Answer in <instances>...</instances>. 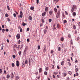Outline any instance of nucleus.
Segmentation results:
<instances>
[{
  "label": "nucleus",
  "mask_w": 80,
  "mask_h": 80,
  "mask_svg": "<svg viewBox=\"0 0 80 80\" xmlns=\"http://www.w3.org/2000/svg\"><path fill=\"white\" fill-rule=\"evenodd\" d=\"M60 16V10H59L58 11L57 13L56 14V17L57 18H58Z\"/></svg>",
  "instance_id": "1"
},
{
  "label": "nucleus",
  "mask_w": 80,
  "mask_h": 80,
  "mask_svg": "<svg viewBox=\"0 0 80 80\" xmlns=\"http://www.w3.org/2000/svg\"><path fill=\"white\" fill-rule=\"evenodd\" d=\"M20 18H22L23 17V12L21 11H20Z\"/></svg>",
  "instance_id": "2"
},
{
  "label": "nucleus",
  "mask_w": 80,
  "mask_h": 80,
  "mask_svg": "<svg viewBox=\"0 0 80 80\" xmlns=\"http://www.w3.org/2000/svg\"><path fill=\"white\" fill-rule=\"evenodd\" d=\"M20 65V63H19V61H16V66L17 67H18Z\"/></svg>",
  "instance_id": "3"
},
{
  "label": "nucleus",
  "mask_w": 80,
  "mask_h": 80,
  "mask_svg": "<svg viewBox=\"0 0 80 80\" xmlns=\"http://www.w3.org/2000/svg\"><path fill=\"white\" fill-rule=\"evenodd\" d=\"M16 37L18 39H19L20 38V35L19 34H18L16 36Z\"/></svg>",
  "instance_id": "4"
},
{
  "label": "nucleus",
  "mask_w": 80,
  "mask_h": 80,
  "mask_svg": "<svg viewBox=\"0 0 80 80\" xmlns=\"http://www.w3.org/2000/svg\"><path fill=\"white\" fill-rule=\"evenodd\" d=\"M53 11H50L49 12V14L50 15H52L53 14Z\"/></svg>",
  "instance_id": "5"
},
{
  "label": "nucleus",
  "mask_w": 80,
  "mask_h": 80,
  "mask_svg": "<svg viewBox=\"0 0 80 80\" xmlns=\"http://www.w3.org/2000/svg\"><path fill=\"white\" fill-rule=\"evenodd\" d=\"M45 12H48V7H46L45 8Z\"/></svg>",
  "instance_id": "6"
},
{
  "label": "nucleus",
  "mask_w": 80,
  "mask_h": 80,
  "mask_svg": "<svg viewBox=\"0 0 80 80\" xmlns=\"http://www.w3.org/2000/svg\"><path fill=\"white\" fill-rule=\"evenodd\" d=\"M42 17H44L45 15H46V13H47V12H44L42 13Z\"/></svg>",
  "instance_id": "7"
},
{
  "label": "nucleus",
  "mask_w": 80,
  "mask_h": 80,
  "mask_svg": "<svg viewBox=\"0 0 80 80\" xmlns=\"http://www.w3.org/2000/svg\"><path fill=\"white\" fill-rule=\"evenodd\" d=\"M32 59H30V58H28L29 65H30V63H31V61H32Z\"/></svg>",
  "instance_id": "8"
},
{
  "label": "nucleus",
  "mask_w": 80,
  "mask_h": 80,
  "mask_svg": "<svg viewBox=\"0 0 80 80\" xmlns=\"http://www.w3.org/2000/svg\"><path fill=\"white\" fill-rule=\"evenodd\" d=\"M72 15L73 17H75L76 16V12H75L72 13Z\"/></svg>",
  "instance_id": "9"
},
{
  "label": "nucleus",
  "mask_w": 80,
  "mask_h": 80,
  "mask_svg": "<svg viewBox=\"0 0 80 80\" xmlns=\"http://www.w3.org/2000/svg\"><path fill=\"white\" fill-rule=\"evenodd\" d=\"M39 73H41V72H42V68H40L39 69Z\"/></svg>",
  "instance_id": "10"
},
{
  "label": "nucleus",
  "mask_w": 80,
  "mask_h": 80,
  "mask_svg": "<svg viewBox=\"0 0 80 80\" xmlns=\"http://www.w3.org/2000/svg\"><path fill=\"white\" fill-rule=\"evenodd\" d=\"M28 18L30 20H32V17L31 16H29Z\"/></svg>",
  "instance_id": "11"
},
{
  "label": "nucleus",
  "mask_w": 80,
  "mask_h": 80,
  "mask_svg": "<svg viewBox=\"0 0 80 80\" xmlns=\"http://www.w3.org/2000/svg\"><path fill=\"white\" fill-rule=\"evenodd\" d=\"M11 74V78H13V77H14V75H13V72H12Z\"/></svg>",
  "instance_id": "12"
},
{
  "label": "nucleus",
  "mask_w": 80,
  "mask_h": 80,
  "mask_svg": "<svg viewBox=\"0 0 80 80\" xmlns=\"http://www.w3.org/2000/svg\"><path fill=\"white\" fill-rule=\"evenodd\" d=\"M22 67H25V62H23L22 64Z\"/></svg>",
  "instance_id": "13"
},
{
  "label": "nucleus",
  "mask_w": 80,
  "mask_h": 80,
  "mask_svg": "<svg viewBox=\"0 0 80 80\" xmlns=\"http://www.w3.org/2000/svg\"><path fill=\"white\" fill-rule=\"evenodd\" d=\"M30 9L31 10H33V9H34V7L31 6L30 8Z\"/></svg>",
  "instance_id": "14"
},
{
  "label": "nucleus",
  "mask_w": 80,
  "mask_h": 80,
  "mask_svg": "<svg viewBox=\"0 0 80 80\" xmlns=\"http://www.w3.org/2000/svg\"><path fill=\"white\" fill-rule=\"evenodd\" d=\"M57 26L58 28H60V25H59V24H57Z\"/></svg>",
  "instance_id": "15"
},
{
  "label": "nucleus",
  "mask_w": 80,
  "mask_h": 80,
  "mask_svg": "<svg viewBox=\"0 0 80 80\" xmlns=\"http://www.w3.org/2000/svg\"><path fill=\"white\" fill-rule=\"evenodd\" d=\"M44 73L45 75H47V74H48V72L46 71H45L44 72Z\"/></svg>",
  "instance_id": "16"
},
{
  "label": "nucleus",
  "mask_w": 80,
  "mask_h": 80,
  "mask_svg": "<svg viewBox=\"0 0 80 80\" xmlns=\"http://www.w3.org/2000/svg\"><path fill=\"white\" fill-rule=\"evenodd\" d=\"M54 11H55V13L57 12V8H54Z\"/></svg>",
  "instance_id": "17"
},
{
  "label": "nucleus",
  "mask_w": 80,
  "mask_h": 80,
  "mask_svg": "<svg viewBox=\"0 0 80 80\" xmlns=\"http://www.w3.org/2000/svg\"><path fill=\"white\" fill-rule=\"evenodd\" d=\"M55 3H57V2H58L59 0H53Z\"/></svg>",
  "instance_id": "18"
},
{
  "label": "nucleus",
  "mask_w": 80,
  "mask_h": 80,
  "mask_svg": "<svg viewBox=\"0 0 80 80\" xmlns=\"http://www.w3.org/2000/svg\"><path fill=\"white\" fill-rule=\"evenodd\" d=\"M48 69H49V68H48V67H46L45 70L46 71H48Z\"/></svg>",
  "instance_id": "19"
},
{
  "label": "nucleus",
  "mask_w": 80,
  "mask_h": 80,
  "mask_svg": "<svg viewBox=\"0 0 80 80\" xmlns=\"http://www.w3.org/2000/svg\"><path fill=\"white\" fill-rule=\"evenodd\" d=\"M58 51L60 52V50H61V48L60 47H58Z\"/></svg>",
  "instance_id": "20"
},
{
  "label": "nucleus",
  "mask_w": 80,
  "mask_h": 80,
  "mask_svg": "<svg viewBox=\"0 0 80 80\" xmlns=\"http://www.w3.org/2000/svg\"><path fill=\"white\" fill-rule=\"evenodd\" d=\"M72 7H73V8H74L75 9H77V6H76V5H74Z\"/></svg>",
  "instance_id": "21"
},
{
  "label": "nucleus",
  "mask_w": 80,
  "mask_h": 80,
  "mask_svg": "<svg viewBox=\"0 0 80 80\" xmlns=\"http://www.w3.org/2000/svg\"><path fill=\"white\" fill-rule=\"evenodd\" d=\"M71 11V12H73V11H74V8H73V7H72Z\"/></svg>",
  "instance_id": "22"
},
{
  "label": "nucleus",
  "mask_w": 80,
  "mask_h": 80,
  "mask_svg": "<svg viewBox=\"0 0 80 80\" xmlns=\"http://www.w3.org/2000/svg\"><path fill=\"white\" fill-rule=\"evenodd\" d=\"M67 20H63L64 23H67Z\"/></svg>",
  "instance_id": "23"
},
{
  "label": "nucleus",
  "mask_w": 80,
  "mask_h": 80,
  "mask_svg": "<svg viewBox=\"0 0 80 80\" xmlns=\"http://www.w3.org/2000/svg\"><path fill=\"white\" fill-rule=\"evenodd\" d=\"M43 52L45 53V52H46V49L45 48L43 49Z\"/></svg>",
  "instance_id": "24"
},
{
  "label": "nucleus",
  "mask_w": 80,
  "mask_h": 80,
  "mask_svg": "<svg viewBox=\"0 0 80 80\" xmlns=\"http://www.w3.org/2000/svg\"><path fill=\"white\" fill-rule=\"evenodd\" d=\"M7 8H8V10H10V7H9V6H7Z\"/></svg>",
  "instance_id": "25"
},
{
  "label": "nucleus",
  "mask_w": 80,
  "mask_h": 80,
  "mask_svg": "<svg viewBox=\"0 0 80 80\" xmlns=\"http://www.w3.org/2000/svg\"><path fill=\"white\" fill-rule=\"evenodd\" d=\"M48 21H49V23H51V22H52V20L51 19H48Z\"/></svg>",
  "instance_id": "26"
},
{
  "label": "nucleus",
  "mask_w": 80,
  "mask_h": 80,
  "mask_svg": "<svg viewBox=\"0 0 80 80\" xmlns=\"http://www.w3.org/2000/svg\"><path fill=\"white\" fill-rule=\"evenodd\" d=\"M14 48H17V45L15 44V45H14Z\"/></svg>",
  "instance_id": "27"
},
{
  "label": "nucleus",
  "mask_w": 80,
  "mask_h": 80,
  "mask_svg": "<svg viewBox=\"0 0 80 80\" xmlns=\"http://www.w3.org/2000/svg\"><path fill=\"white\" fill-rule=\"evenodd\" d=\"M53 75H57V74H58V72H54L53 73Z\"/></svg>",
  "instance_id": "28"
},
{
  "label": "nucleus",
  "mask_w": 80,
  "mask_h": 80,
  "mask_svg": "<svg viewBox=\"0 0 80 80\" xmlns=\"http://www.w3.org/2000/svg\"><path fill=\"white\" fill-rule=\"evenodd\" d=\"M12 67H15V64L14 63H12Z\"/></svg>",
  "instance_id": "29"
},
{
  "label": "nucleus",
  "mask_w": 80,
  "mask_h": 80,
  "mask_svg": "<svg viewBox=\"0 0 80 80\" xmlns=\"http://www.w3.org/2000/svg\"><path fill=\"white\" fill-rule=\"evenodd\" d=\"M62 17L65 18V15H64V14H63V13H62Z\"/></svg>",
  "instance_id": "30"
},
{
  "label": "nucleus",
  "mask_w": 80,
  "mask_h": 80,
  "mask_svg": "<svg viewBox=\"0 0 80 80\" xmlns=\"http://www.w3.org/2000/svg\"><path fill=\"white\" fill-rule=\"evenodd\" d=\"M73 28L74 30L76 28V27L75 26V25H73Z\"/></svg>",
  "instance_id": "31"
},
{
  "label": "nucleus",
  "mask_w": 80,
  "mask_h": 80,
  "mask_svg": "<svg viewBox=\"0 0 80 80\" xmlns=\"http://www.w3.org/2000/svg\"><path fill=\"white\" fill-rule=\"evenodd\" d=\"M27 43H29V42H30V39H27Z\"/></svg>",
  "instance_id": "32"
},
{
  "label": "nucleus",
  "mask_w": 80,
  "mask_h": 80,
  "mask_svg": "<svg viewBox=\"0 0 80 80\" xmlns=\"http://www.w3.org/2000/svg\"><path fill=\"white\" fill-rule=\"evenodd\" d=\"M41 21L42 22V23H44V22H44V19H41Z\"/></svg>",
  "instance_id": "33"
},
{
  "label": "nucleus",
  "mask_w": 80,
  "mask_h": 80,
  "mask_svg": "<svg viewBox=\"0 0 80 80\" xmlns=\"http://www.w3.org/2000/svg\"><path fill=\"white\" fill-rule=\"evenodd\" d=\"M67 76V74L65 73H63V77H66Z\"/></svg>",
  "instance_id": "34"
},
{
  "label": "nucleus",
  "mask_w": 80,
  "mask_h": 80,
  "mask_svg": "<svg viewBox=\"0 0 80 80\" xmlns=\"http://www.w3.org/2000/svg\"><path fill=\"white\" fill-rule=\"evenodd\" d=\"M27 50H28V48H26L25 49V50H24V52H26V51Z\"/></svg>",
  "instance_id": "35"
},
{
  "label": "nucleus",
  "mask_w": 80,
  "mask_h": 80,
  "mask_svg": "<svg viewBox=\"0 0 80 80\" xmlns=\"http://www.w3.org/2000/svg\"><path fill=\"white\" fill-rule=\"evenodd\" d=\"M78 71V68H76L75 69V72H77Z\"/></svg>",
  "instance_id": "36"
},
{
  "label": "nucleus",
  "mask_w": 80,
  "mask_h": 80,
  "mask_svg": "<svg viewBox=\"0 0 80 80\" xmlns=\"http://www.w3.org/2000/svg\"><path fill=\"white\" fill-rule=\"evenodd\" d=\"M53 30H55V29H56V28H55V26L53 25Z\"/></svg>",
  "instance_id": "37"
},
{
  "label": "nucleus",
  "mask_w": 80,
  "mask_h": 80,
  "mask_svg": "<svg viewBox=\"0 0 80 80\" xmlns=\"http://www.w3.org/2000/svg\"><path fill=\"white\" fill-rule=\"evenodd\" d=\"M64 62V61H62V62H61V65H63V63Z\"/></svg>",
  "instance_id": "38"
},
{
  "label": "nucleus",
  "mask_w": 80,
  "mask_h": 80,
  "mask_svg": "<svg viewBox=\"0 0 80 80\" xmlns=\"http://www.w3.org/2000/svg\"><path fill=\"white\" fill-rule=\"evenodd\" d=\"M18 54H19V55L20 56H21V51H19V52H18Z\"/></svg>",
  "instance_id": "39"
},
{
  "label": "nucleus",
  "mask_w": 80,
  "mask_h": 80,
  "mask_svg": "<svg viewBox=\"0 0 80 80\" xmlns=\"http://www.w3.org/2000/svg\"><path fill=\"white\" fill-rule=\"evenodd\" d=\"M74 32L75 33L76 35H77V30H75Z\"/></svg>",
  "instance_id": "40"
},
{
  "label": "nucleus",
  "mask_w": 80,
  "mask_h": 80,
  "mask_svg": "<svg viewBox=\"0 0 80 80\" xmlns=\"http://www.w3.org/2000/svg\"><path fill=\"white\" fill-rule=\"evenodd\" d=\"M7 78H10V75H8L7 77Z\"/></svg>",
  "instance_id": "41"
},
{
  "label": "nucleus",
  "mask_w": 80,
  "mask_h": 80,
  "mask_svg": "<svg viewBox=\"0 0 80 80\" xmlns=\"http://www.w3.org/2000/svg\"><path fill=\"white\" fill-rule=\"evenodd\" d=\"M54 52V51H53V50H51V53H53Z\"/></svg>",
  "instance_id": "42"
},
{
  "label": "nucleus",
  "mask_w": 80,
  "mask_h": 80,
  "mask_svg": "<svg viewBox=\"0 0 80 80\" xmlns=\"http://www.w3.org/2000/svg\"><path fill=\"white\" fill-rule=\"evenodd\" d=\"M47 30L46 29V28H45V30H44V33H46V32H47Z\"/></svg>",
  "instance_id": "43"
},
{
  "label": "nucleus",
  "mask_w": 80,
  "mask_h": 80,
  "mask_svg": "<svg viewBox=\"0 0 80 80\" xmlns=\"http://www.w3.org/2000/svg\"><path fill=\"white\" fill-rule=\"evenodd\" d=\"M37 2L36 3H37V4H38V3H39V0H36Z\"/></svg>",
  "instance_id": "44"
},
{
  "label": "nucleus",
  "mask_w": 80,
  "mask_h": 80,
  "mask_svg": "<svg viewBox=\"0 0 80 80\" xmlns=\"http://www.w3.org/2000/svg\"><path fill=\"white\" fill-rule=\"evenodd\" d=\"M68 37H69V38H71V35H70V34H68Z\"/></svg>",
  "instance_id": "45"
},
{
  "label": "nucleus",
  "mask_w": 80,
  "mask_h": 80,
  "mask_svg": "<svg viewBox=\"0 0 80 80\" xmlns=\"http://www.w3.org/2000/svg\"><path fill=\"white\" fill-rule=\"evenodd\" d=\"M22 25L23 26H25V24L24 22H22Z\"/></svg>",
  "instance_id": "46"
},
{
  "label": "nucleus",
  "mask_w": 80,
  "mask_h": 80,
  "mask_svg": "<svg viewBox=\"0 0 80 80\" xmlns=\"http://www.w3.org/2000/svg\"><path fill=\"white\" fill-rule=\"evenodd\" d=\"M61 41H63L64 40V38H62L61 39Z\"/></svg>",
  "instance_id": "47"
},
{
  "label": "nucleus",
  "mask_w": 80,
  "mask_h": 80,
  "mask_svg": "<svg viewBox=\"0 0 80 80\" xmlns=\"http://www.w3.org/2000/svg\"><path fill=\"white\" fill-rule=\"evenodd\" d=\"M38 50H40V46L39 45H38Z\"/></svg>",
  "instance_id": "48"
},
{
  "label": "nucleus",
  "mask_w": 80,
  "mask_h": 80,
  "mask_svg": "<svg viewBox=\"0 0 80 80\" xmlns=\"http://www.w3.org/2000/svg\"><path fill=\"white\" fill-rule=\"evenodd\" d=\"M5 16L6 17H8V14H6L5 15Z\"/></svg>",
  "instance_id": "49"
},
{
  "label": "nucleus",
  "mask_w": 80,
  "mask_h": 80,
  "mask_svg": "<svg viewBox=\"0 0 80 80\" xmlns=\"http://www.w3.org/2000/svg\"><path fill=\"white\" fill-rule=\"evenodd\" d=\"M2 33H4V32H5V29H3L2 30Z\"/></svg>",
  "instance_id": "50"
},
{
  "label": "nucleus",
  "mask_w": 80,
  "mask_h": 80,
  "mask_svg": "<svg viewBox=\"0 0 80 80\" xmlns=\"http://www.w3.org/2000/svg\"><path fill=\"white\" fill-rule=\"evenodd\" d=\"M20 42H21V41H20V40H19L18 41V44H20Z\"/></svg>",
  "instance_id": "51"
},
{
  "label": "nucleus",
  "mask_w": 80,
  "mask_h": 80,
  "mask_svg": "<svg viewBox=\"0 0 80 80\" xmlns=\"http://www.w3.org/2000/svg\"><path fill=\"white\" fill-rule=\"evenodd\" d=\"M16 78L17 80H18V79H19V77L18 76H16Z\"/></svg>",
  "instance_id": "52"
},
{
  "label": "nucleus",
  "mask_w": 80,
  "mask_h": 80,
  "mask_svg": "<svg viewBox=\"0 0 80 80\" xmlns=\"http://www.w3.org/2000/svg\"><path fill=\"white\" fill-rule=\"evenodd\" d=\"M25 63H26V64H27V63H28V61L27 60H26L25 61Z\"/></svg>",
  "instance_id": "53"
},
{
  "label": "nucleus",
  "mask_w": 80,
  "mask_h": 80,
  "mask_svg": "<svg viewBox=\"0 0 80 80\" xmlns=\"http://www.w3.org/2000/svg\"><path fill=\"white\" fill-rule=\"evenodd\" d=\"M71 44L72 45H73V42L72 41V40H71Z\"/></svg>",
  "instance_id": "54"
},
{
  "label": "nucleus",
  "mask_w": 80,
  "mask_h": 80,
  "mask_svg": "<svg viewBox=\"0 0 80 80\" xmlns=\"http://www.w3.org/2000/svg\"><path fill=\"white\" fill-rule=\"evenodd\" d=\"M68 65L69 66H70V65H71V63L69 62H68Z\"/></svg>",
  "instance_id": "55"
},
{
  "label": "nucleus",
  "mask_w": 80,
  "mask_h": 80,
  "mask_svg": "<svg viewBox=\"0 0 80 80\" xmlns=\"http://www.w3.org/2000/svg\"><path fill=\"white\" fill-rule=\"evenodd\" d=\"M22 31H23V30L22 29V28H21V29H20V32H22Z\"/></svg>",
  "instance_id": "56"
},
{
  "label": "nucleus",
  "mask_w": 80,
  "mask_h": 80,
  "mask_svg": "<svg viewBox=\"0 0 80 80\" xmlns=\"http://www.w3.org/2000/svg\"><path fill=\"white\" fill-rule=\"evenodd\" d=\"M13 15L14 17H16V14L15 13H14L13 14Z\"/></svg>",
  "instance_id": "57"
},
{
  "label": "nucleus",
  "mask_w": 80,
  "mask_h": 80,
  "mask_svg": "<svg viewBox=\"0 0 80 80\" xmlns=\"http://www.w3.org/2000/svg\"><path fill=\"white\" fill-rule=\"evenodd\" d=\"M61 47H62V48H63L64 47V46H63V44H62L61 45Z\"/></svg>",
  "instance_id": "58"
},
{
  "label": "nucleus",
  "mask_w": 80,
  "mask_h": 80,
  "mask_svg": "<svg viewBox=\"0 0 80 80\" xmlns=\"http://www.w3.org/2000/svg\"><path fill=\"white\" fill-rule=\"evenodd\" d=\"M30 30V28H28L27 29V31H29Z\"/></svg>",
  "instance_id": "59"
},
{
  "label": "nucleus",
  "mask_w": 80,
  "mask_h": 80,
  "mask_svg": "<svg viewBox=\"0 0 80 80\" xmlns=\"http://www.w3.org/2000/svg\"><path fill=\"white\" fill-rule=\"evenodd\" d=\"M3 47H4V46H2V47H1V50H3Z\"/></svg>",
  "instance_id": "60"
},
{
  "label": "nucleus",
  "mask_w": 80,
  "mask_h": 80,
  "mask_svg": "<svg viewBox=\"0 0 80 80\" xmlns=\"http://www.w3.org/2000/svg\"><path fill=\"white\" fill-rule=\"evenodd\" d=\"M18 29H21V28H21V27H20V26H18Z\"/></svg>",
  "instance_id": "61"
},
{
  "label": "nucleus",
  "mask_w": 80,
  "mask_h": 80,
  "mask_svg": "<svg viewBox=\"0 0 80 80\" xmlns=\"http://www.w3.org/2000/svg\"><path fill=\"white\" fill-rule=\"evenodd\" d=\"M68 73L70 74V75H72V72L69 71L68 72Z\"/></svg>",
  "instance_id": "62"
},
{
  "label": "nucleus",
  "mask_w": 80,
  "mask_h": 80,
  "mask_svg": "<svg viewBox=\"0 0 80 80\" xmlns=\"http://www.w3.org/2000/svg\"><path fill=\"white\" fill-rule=\"evenodd\" d=\"M12 57L13 58H15V57H16V56L15 55H13Z\"/></svg>",
  "instance_id": "63"
},
{
  "label": "nucleus",
  "mask_w": 80,
  "mask_h": 80,
  "mask_svg": "<svg viewBox=\"0 0 80 80\" xmlns=\"http://www.w3.org/2000/svg\"><path fill=\"white\" fill-rule=\"evenodd\" d=\"M43 26V25L42 24V23H41L40 24V27H42Z\"/></svg>",
  "instance_id": "64"
}]
</instances>
